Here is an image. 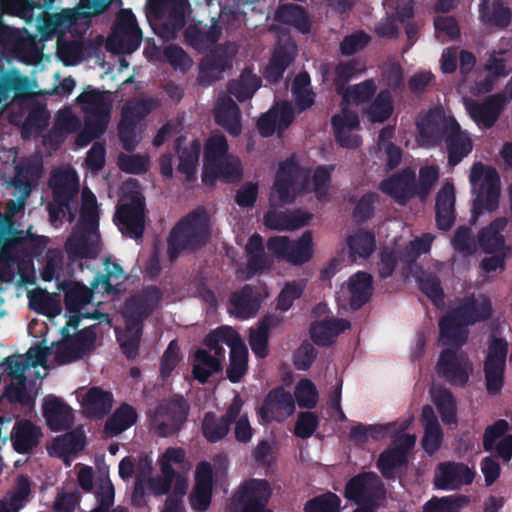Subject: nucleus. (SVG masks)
<instances>
[{
  "label": "nucleus",
  "mask_w": 512,
  "mask_h": 512,
  "mask_svg": "<svg viewBox=\"0 0 512 512\" xmlns=\"http://www.w3.org/2000/svg\"><path fill=\"white\" fill-rule=\"evenodd\" d=\"M52 348L36 344L30 347L23 355H11L6 357L0 364V374H6L10 383L5 388V396L9 402L20 404L25 408H32L35 402L26 388V371L31 367H46L48 356Z\"/></svg>",
  "instance_id": "obj_1"
},
{
  "label": "nucleus",
  "mask_w": 512,
  "mask_h": 512,
  "mask_svg": "<svg viewBox=\"0 0 512 512\" xmlns=\"http://www.w3.org/2000/svg\"><path fill=\"white\" fill-rule=\"evenodd\" d=\"M210 239L209 218L203 207H198L181 218L170 231L167 253L175 262L183 252H195Z\"/></svg>",
  "instance_id": "obj_2"
},
{
  "label": "nucleus",
  "mask_w": 512,
  "mask_h": 512,
  "mask_svg": "<svg viewBox=\"0 0 512 512\" xmlns=\"http://www.w3.org/2000/svg\"><path fill=\"white\" fill-rule=\"evenodd\" d=\"M469 180L475 194L470 221L475 224L485 211L493 212L499 207L501 180L496 168L481 162L473 164Z\"/></svg>",
  "instance_id": "obj_3"
},
{
  "label": "nucleus",
  "mask_w": 512,
  "mask_h": 512,
  "mask_svg": "<svg viewBox=\"0 0 512 512\" xmlns=\"http://www.w3.org/2000/svg\"><path fill=\"white\" fill-rule=\"evenodd\" d=\"M76 102L82 105L85 113L84 129L78 136V143L84 144L99 138L108 127L111 113V102L104 92L95 88L83 91Z\"/></svg>",
  "instance_id": "obj_4"
},
{
  "label": "nucleus",
  "mask_w": 512,
  "mask_h": 512,
  "mask_svg": "<svg viewBox=\"0 0 512 512\" xmlns=\"http://www.w3.org/2000/svg\"><path fill=\"white\" fill-rule=\"evenodd\" d=\"M94 289L73 280L58 281V290L64 294L67 320H111L109 314L100 313L92 304Z\"/></svg>",
  "instance_id": "obj_5"
},
{
  "label": "nucleus",
  "mask_w": 512,
  "mask_h": 512,
  "mask_svg": "<svg viewBox=\"0 0 512 512\" xmlns=\"http://www.w3.org/2000/svg\"><path fill=\"white\" fill-rule=\"evenodd\" d=\"M272 488L266 479L245 480L233 494L227 512H273L268 503Z\"/></svg>",
  "instance_id": "obj_6"
},
{
  "label": "nucleus",
  "mask_w": 512,
  "mask_h": 512,
  "mask_svg": "<svg viewBox=\"0 0 512 512\" xmlns=\"http://www.w3.org/2000/svg\"><path fill=\"white\" fill-rule=\"evenodd\" d=\"M310 183V172L301 167L294 156L279 164L273 190L281 204H291L297 193L305 191Z\"/></svg>",
  "instance_id": "obj_7"
},
{
  "label": "nucleus",
  "mask_w": 512,
  "mask_h": 512,
  "mask_svg": "<svg viewBox=\"0 0 512 512\" xmlns=\"http://www.w3.org/2000/svg\"><path fill=\"white\" fill-rule=\"evenodd\" d=\"M189 409V404L183 396L174 395L156 407L151 416V425L161 437L176 434L187 421Z\"/></svg>",
  "instance_id": "obj_8"
},
{
  "label": "nucleus",
  "mask_w": 512,
  "mask_h": 512,
  "mask_svg": "<svg viewBox=\"0 0 512 512\" xmlns=\"http://www.w3.org/2000/svg\"><path fill=\"white\" fill-rule=\"evenodd\" d=\"M344 497L355 504L381 506L386 499V488L375 472H360L346 482Z\"/></svg>",
  "instance_id": "obj_9"
},
{
  "label": "nucleus",
  "mask_w": 512,
  "mask_h": 512,
  "mask_svg": "<svg viewBox=\"0 0 512 512\" xmlns=\"http://www.w3.org/2000/svg\"><path fill=\"white\" fill-rule=\"evenodd\" d=\"M152 111L148 100L127 101L121 110V117L118 123V138L123 148L132 152L139 144L137 126Z\"/></svg>",
  "instance_id": "obj_10"
},
{
  "label": "nucleus",
  "mask_w": 512,
  "mask_h": 512,
  "mask_svg": "<svg viewBox=\"0 0 512 512\" xmlns=\"http://www.w3.org/2000/svg\"><path fill=\"white\" fill-rule=\"evenodd\" d=\"M49 185L53 201L61 212L68 213V220L73 221L78 207L79 180L74 170H59L51 175Z\"/></svg>",
  "instance_id": "obj_11"
},
{
  "label": "nucleus",
  "mask_w": 512,
  "mask_h": 512,
  "mask_svg": "<svg viewBox=\"0 0 512 512\" xmlns=\"http://www.w3.org/2000/svg\"><path fill=\"white\" fill-rule=\"evenodd\" d=\"M142 41V31L130 9H122L116 17L108 46L121 53H132Z\"/></svg>",
  "instance_id": "obj_12"
},
{
  "label": "nucleus",
  "mask_w": 512,
  "mask_h": 512,
  "mask_svg": "<svg viewBox=\"0 0 512 512\" xmlns=\"http://www.w3.org/2000/svg\"><path fill=\"white\" fill-rule=\"evenodd\" d=\"M457 120L447 116L442 108L430 109L417 121L422 143L429 147H438Z\"/></svg>",
  "instance_id": "obj_13"
},
{
  "label": "nucleus",
  "mask_w": 512,
  "mask_h": 512,
  "mask_svg": "<svg viewBox=\"0 0 512 512\" xmlns=\"http://www.w3.org/2000/svg\"><path fill=\"white\" fill-rule=\"evenodd\" d=\"M145 199L133 196L129 202L117 207L114 221L123 232L135 239H141L145 230Z\"/></svg>",
  "instance_id": "obj_14"
},
{
  "label": "nucleus",
  "mask_w": 512,
  "mask_h": 512,
  "mask_svg": "<svg viewBox=\"0 0 512 512\" xmlns=\"http://www.w3.org/2000/svg\"><path fill=\"white\" fill-rule=\"evenodd\" d=\"M150 14L157 20L164 19V28L169 33L180 31L185 23L188 0H147Z\"/></svg>",
  "instance_id": "obj_15"
},
{
  "label": "nucleus",
  "mask_w": 512,
  "mask_h": 512,
  "mask_svg": "<svg viewBox=\"0 0 512 512\" xmlns=\"http://www.w3.org/2000/svg\"><path fill=\"white\" fill-rule=\"evenodd\" d=\"M492 303L483 294H471L464 297L439 320H491Z\"/></svg>",
  "instance_id": "obj_16"
},
{
  "label": "nucleus",
  "mask_w": 512,
  "mask_h": 512,
  "mask_svg": "<svg viewBox=\"0 0 512 512\" xmlns=\"http://www.w3.org/2000/svg\"><path fill=\"white\" fill-rule=\"evenodd\" d=\"M468 359L464 353L452 349H445L440 353L437 362V371L449 383L465 386L469 379L467 371Z\"/></svg>",
  "instance_id": "obj_17"
},
{
  "label": "nucleus",
  "mask_w": 512,
  "mask_h": 512,
  "mask_svg": "<svg viewBox=\"0 0 512 512\" xmlns=\"http://www.w3.org/2000/svg\"><path fill=\"white\" fill-rule=\"evenodd\" d=\"M379 189L398 204L406 205L414 196H417L415 192V173L410 168H405L382 180Z\"/></svg>",
  "instance_id": "obj_18"
},
{
  "label": "nucleus",
  "mask_w": 512,
  "mask_h": 512,
  "mask_svg": "<svg viewBox=\"0 0 512 512\" xmlns=\"http://www.w3.org/2000/svg\"><path fill=\"white\" fill-rule=\"evenodd\" d=\"M474 476V472L463 463L444 462L438 466L434 484L441 490H454L463 485L471 484Z\"/></svg>",
  "instance_id": "obj_19"
},
{
  "label": "nucleus",
  "mask_w": 512,
  "mask_h": 512,
  "mask_svg": "<svg viewBox=\"0 0 512 512\" xmlns=\"http://www.w3.org/2000/svg\"><path fill=\"white\" fill-rule=\"evenodd\" d=\"M505 98L497 93L486 97L482 102H472L467 106L469 115L481 128L489 129L497 122L504 109Z\"/></svg>",
  "instance_id": "obj_20"
},
{
  "label": "nucleus",
  "mask_w": 512,
  "mask_h": 512,
  "mask_svg": "<svg viewBox=\"0 0 512 512\" xmlns=\"http://www.w3.org/2000/svg\"><path fill=\"white\" fill-rule=\"evenodd\" d=\"M222 29L215 18H211V24L201 21L190 24L184 30L186 43L196 50H205L213 46L221 37Z\"/></svg>",
  "instance_id": "obj_21"
},
{
  "label": "nucleus",
  "mask_w": 512,
  "mask_h": 512,
  "mask_svg": "<svg viewBox=\"0 0 512 512\" xmlns=\"http://www.w3.org/2000/svg\"><path fill=\"white\" fill-rule=\"evenodd\" d=\"M446 147L448 164L457 166L473 150V142L466 130H463L458 121L451 127L443 139Z\"/></svg>",
  "instance_id": "obj_22"
},
{
  "label": "nucleus",
  "mask_w": 512,
  "mask_h": 512,
  "mask_svg": "<svg viewBox=\"0 0 512 512\" xmlns=\"http://www.w3.org/2000/svg\"><path fill=\"white\" fill-rule=\"evenodd\" d=\"M43 416L49 428L55 432L68 430L74 423V415L69 405L52 395L44 399Z\"/></svg>",
  "instance_id": "obj_23"
},
{
  "label": "nucleus",
  "mask_w": 512,
  "mask_h": 512,
  "mask_svg": "<svg viewBox=\"0 0 512 512\" xmlns=\"http://www.w3.org/2000/svg\"><path fill=\"white\" fill-rule=\"evenodd\" d=\"M162 292L156 286H149L140 294L127 299L126 309L131 314V320H144L158 307L162 300Z\"/></svg>",
  "instance_id": "obj_24"
},
{
  "label": "nucleus",
  "mask_w": 512,
  "mask_h": 512,
  "mask_svg": "<svg viewBox=\"0 0 512 512\" xmlns=\"http://www.w3.org/2000/svg\"><path fill=\"white\" fill-rule=\"evenodd\" d=\"M436 224L438 229L449 231L455 223V190L451 183H446L436 195Z\"/></svg>",
  "instance_id": "obj_25"
},
{
  "label": "nucleus",
  "mask_w": 512,
  "mask_h": 512,
  "mask_svg": "<svg viewBox=\"0 0 512 512\" xmlns=\"http://www.w3.org/2000/svg\"><path fill=\"white\" fill-rule=\"evenodd\" d=\"M275 21L288 25L302 34H309L312 28V19L308 10L298 4H280L275 11Z\"/></svg>",
  "instance_id": "obj_26"
},
{
  "label": "nucleus",
  "mask_w": 512,
  "mask_h": 512,
  "mask_svg": "<svg viewBox=\"0 0 512 512\" xmlns=\"http://www.w3.org/2000/svg\"><path fill=\"white\" fill-rule=\"evenodd\" d=\"M42 437L40 427L33 424L30 420L17 421L11 432V441L13 448L20 454L29 453L39 444Z\"/></svg>",
  "instance_id": "obj_27"
},
{
  "label": "nucleus",
  "mask_w": 512,
  "mask_h": 512,
  "mask_svg": "<svg viewBox=\"0 0 512 512\" xmlns=\"http://www.w3.org/2000/svg\"><path fill=\"white\" fill-rule=\"evenodd\" d=\"M507 223L505 217H498L478 232V244L485 253H498L506 249V241L502 232Z\"/></svg>",
  "instance_id": "obj_28"
},
{
  "label": "nucleus",
  "mask_w": 512,
  "mask_h": 512,
  "mask_svg": "<svg viewBox=\"0 0 512 512\" xmlns=\"http://www.w3.org/2000/svg\"><path fill=\"white\" fill-rule=\"evenodd\" d=\"M92 233L81 230L73 233L66 241V251L71 260L78 259H95L99 252V242L91 237ZM96 238L98 235L94 233Z\"/></svg>",
  "instance_id": "obj_29"
},
{
  "label": "nucleus",
  "mask_w": 512,
  "mask_h": 512,
  "mask_svg": "<svg viewBox=\"0 0 512 512\" xmlns=\"http://www.w3.org/2000/svg\"><path fill=\"white\" fill-rule=\"evenodd\" d=\"M259 308L260 301L251 285L246 284L239 291L232 293L229 310L235 317L242 319L252 318L257 314Z\"/></svg>",
  "instance_id": "obj_30"
},
{
  "label": "nucleus",
  "mask_w": 512,
  "mask_h": 512,
  "mask_svg": "<svg viewBox=\"0 0 512 512\" xmlns=\"http://www.w3.org/2000/svg\"><path fill=\"white\" fill-rule=\"evenodd\" d=\"M186 138L181 135L176 138L174 148L178 153L179 164L177 170L179 173L184 174L188 181H192L196 175V167L199 161L201 142L194 139L188 147L181 149Z\"/></svg>",
  "instance_id": "obj_31"
},
{
  "label": "nucleus",
  "mask_w": 512,
  "mask_h": 512,
  "mask_svg": "<svg viewBox=\"0 0 512 512\" xmlns=\"http://www.w3.org/2000/svg\"><path fill=\"white\" fill-rule=\"evenodd\" d=\"M421 420L424 426L422 447L427 454L433 455L442 445L443 432L431 406L423 407Z\"/></svg>",
  "instance_id": "obj_32"
},
{
  "label": "nucleus",
  "mask_w": 512,
  "mask_h": 512,
  "mask_svg": "<svg viewBox=\"0 0 512 512\" xmlns=\"http://www.w3.org/2000/svg\"><path fill=\"white\" fill-rule=\"evenodd\" d=\"M283 411L291 415L295 411L294 399L282 386L272 389L263 401L260 413L263 418L276 419L275 413Z\"/></svg>",
  "instance_id": "obj_33"
},
{
  "label": "nucleus",
  "mask_w": 512,
  "mask_h": 512,
  "mask_svg": "<svg viewBox=\"0 0 512 512\" xmlns=\"http://www.w3.org/2000/svg\"><path fill=\"white\" fill-rule=\"evenodd\" d=\"M350 328L351 322H311L309 335L315 345L328 348L341 333Z\"/></svg>",
  "instance_id": "obj_34"
},
{
  "label": "nucleus",
  "mask_w": 512,
  "mask_h": 512,
  "mask_svg": "<svg viewBox=\"0 0 512 512\" xmlns=\"http://www.w3.org/2000/svg\"><path fill=\"white\" fill-rule=\"evenodd\" d=\"M511 10L502 0H481L479 4V19L488 26L504 29L511 22Z\"/></svg>",
  "instance_id": "obj_35"
},
{
  "label": "nucleus",
  "mask_w": 512,
  "mask_h": 512,
  "mask_svg": "<svg viewBox=\"0 0 512 512\" xmlns=\"http://www.w3.org/2000/svg\"><path fill=\"white\" fill-rule=\"evenodd\" d=\"M113 394L101 387H91L83 400V408L90 418L101 419L112 409Z\"/></svg>",
  "instance_id": "obj_36"
},
{
  "label": "nucleus",
  "mask_w": 512,
  "mask_h": 512,
  "mask_svg": "<svg viewBox=\"0 0 512 512\" xmlns=\"http://www.w3.org/2000/svg\"><path fill=\"white\" fill-rule=\"evenodd\" d=\"M143 322H125V328L116 326V340L122 350V353L128 359H134L139 352L141 336L143 332Z\"/></svg>",
  "instance_id": "obj_37"
},
{
  "label": "nucleus",
  "mask_w": 512,
  "mask_h": 512,
  "mask_svg": "<svg viewBox=\"0 0 512 512\" xmlns=\"http://www.w3.org/2000/svg\"><path fill=\"white\" fill-rule=\"evenodd\" d=\"M372 276L367 272H357L349 278L350 307L353 310L362 308L371 298Z\"/></svg>",
  "instance_id": "obj_38"
},
{
  "label": "nucleus",
  "mask_w": 512,
  "mask_h": 512,
  "mask_svg": "<svg viewBox=\"0 0 512 512\" xmlns=\"http://www.w3.org/2000/svg\"><path fill=\"white\" fill-rule=\"evenodd\" d=\"M215 120L230 135L238 136L241 133L240 109L230 97L222 98L218 103Z\"/></svg>",
  "instance_id": "obj_39"
},
{
  "label": "nucleus",
  "mask_w": 512,
  "mask_h": 512,
  "mask_svg": "<svg viewBox=\"0 0 512 512\" xmlns=\"http://www.w3.org/2000/svg\"><path fill=\"white\" fill-rule=\"evenodd\" d=\"M81 322H66V326L61 328L63 337H65L73 348L83 358L88 355L95 348L96 333L94 331V325L85 327L80 331L70 335L69 328L72 327L77 329Z\"/></svg>",
  "instance_id": "obj_40"
},
{
  "label": "nucleus",
  "mask_w": 512,
  "mask_h": 512,
  "mask_svg": "<svg viewBox=\"0 0 512 512\" xmlns=\"http://www.w3.org/2000/svg\"><path fill=\"white\" fill-rule=\"evenodd\" d=\"M137 418L138 415L135 408L127 403H123L107 419L103 432L108 437L117 436L133 426Z\"/></svg>",
  "instance_id": "obj_41"
},
{
  "label": "nucleus",
  "mask_w": 512,
  "mask_h": 512,
  "mask_svg": "<svg viewBox=\"0 0 512 512\" xmlns=\"http://www.w3.org/2000/svg\"><path fill=\"white\" fill-rule=\"evenodd\" d=\"M28 299L30 309L50 319L58 316L62 311L60 294L58 293L37 290L30 292Z\"/></svg>",
  "instance_id": "obj_42"
},
{
  "label": "nucleus",
  "mask_w": 512,
  "mask_h": 512,
  "mask_svg": "<svg viewBox=\"0 0 512 512\" xmlns=\"http://www.w3.org/2000/svg\"><path fill=\"white\" fill-rule=\"evenodd\" d=\"M260 86L261 79L252 72V69L245 68L239 79L229 81L227 90L239 102H244L251 99Z\"/></svg>",
  "instance_id": "obj_43"
},
{
  "label": "nucleus",
  "mask_w": 512,
  "mask_h": 512,
  "mask_svg": "<svg viewBox=\"0 0 512 512\" xmlns=\"http://www.w3.org/2000/svg\"><path fill=\"white\" fill-rule=\"evenodd\" d=\"M242 177V170L240 164L234 160L225 157L217 162L215 165H211L208 168H204L202 180L204 183L213 182L217 178H223L227 182L239 181Z\"/></svg>",
  "instance_id": "obj_44"
},
{
  "label": "nucleus",
  "mask_w": 512,
  "mask_h": 512,
  "mask_svg": "<svg viewBox=\"0 0 512 512\" xmlns=\"http://www.w3.org/2000/svg\"><path fill=\"white\" fill-rule=\"evenodd\" d=\"M194 361L193 376L202 384L206 383L209 377L222 370L220 359L213 357L206 349H198L194 354Z\"/></svg>",
  "instance_id": "obj_45"
},
{
  "label": "nucleus",
  "mask_w": 512,
  "mask_h": 512,
  "mask_svg": "<svg viewBox=\"0 0 512 512\" xmlns=\"http://www.w3.org/2000/svg\"><path fill=\"white\" fill-rule=\"evenodd\" d=\"M79 225L81 230L96 233L99 226V210L95 195L90 190L82 192V206L80 209Z\"/></svg>",
  "instance_id": "obj_46"
},
{
  "label": "nucleus",
  "mask_w": 512,
  "mask_h": 512,
  "mask_svg": "<svg viewBox=\"0 0 512 512\" xmlns=\"http://www.w3.org/2000/svg\"><path fill=\"white\" fill-rule=\"evenodd\" d=\"M104 264L106 273H97L91 281V286L98 288L101 285L104 292H114L117 290L116 286L120 285L127 277L120 264L111 262L109 258L105 259Z\"/></svg>",
  "instance_id": "obj_47"
},
{
  "label": "nucleus",
  "mask_w": 512,
  "mask_h": 512,
  "mask_svg": "<svg viewBox=\"0 0 512 512\" xmlns=\"http://www.w3.org/2000/svg\"><path fill=\"white\" fill-rule=\"evenodd\" d=\"M476 322H439L440 342L443 346L461 347L467 340L469 325Z\"/></svg>",
  "instance_id": "obj_48"
},
{
  "label": "nucleus",
  "mask_w": 512,
  "mask_h": 512,
  "mask_svg": "<svg viewBox=\"0 0 512 512\" xmlns=\"http://www.w3.org/2000/svg\"><path fill=\"white\" fill-rule=\"evenodd\" d=\"M407 465L408 456L398 453L391 447L382 451L376 462V467L387 480H394L396 478L395 470L397 468H406Z\"/></svg>",
  "instance_id": "obj_49"
},
{
  "label": "nucleus",
  "mask_w": 512,
  "mask_h": 512,
  "mask_svg": "<svg viewBox=\"0 0 512 512\" xmlns=\"http://www.w3.org/2000/svg\"><path fill=\"white\" fill-rule=\"evenodd\" d=\"M230 426L224 418L218 417L214 412H207L201 422V432L209 443H217L223 440L230 431Z\"/></svg>",
  "instance_id": "obj_50"
},
{
  "label": "nucleus",
  "mask_w": 512,
  "mask_h": 512,
  "mask_svg": "<svg viewBox=\"0 0 512 512\" xmlns=\"http://www.w3.org/2000/svg\"><path fill=\"white\" fill-rule=\"evenodd\" d=\"M313 256V237L311 231H305L302 236L291 241L286 261L293 265H303Z\"/></svg>",
  "instance_id": "obj_51"
},
{
  "label": "nucleus",
  "mask_w": 512,
  "mask_h": 512,
  "mask_svg": "<svg viewBox=\"0 0 512 512\" xmlns=\"http://www.w3.org/2000/svg\"><path fill=\"white\" fill-rule=\"evenodd\" d=\"M347 245L353 258L356 256L367 258L376 248V240L373 232L358 229L347 238Z\"/></svg>",
  "instance_id": "obj_52"
},
{
  "label": "nucleus",
  "mask_w": 512,
  "mask_h": 512,
  "mask_svg": "<svg viewBox=\"0 0 512 512\" xmlns=\"http://www.w3.org/2000/svg\"><path fill=\"white\" fill-rule=\"evenodd\" d=\"M393 99L388 89L380 90L367 109V115L372 123H383L393 114Z\"/></svg>",
  "instance_id": "obj_53"
},
{
  "label": "nucleus",
  "mask_w": 512,
  "mask_h": 512,
  "mask_svg": "<svg viewBox=\"0 0 512 512\" xmlns=\"http://www.w3.org/2000/svg\"><path fill=\"white\" fill-rule=\"evenodd\" d=\"M294 57L287 47L279 46L272 54L270 62L265 70V77L270 82H279L287 67L293 62Z\"/></svg>",
  "instance_id": "obj_54"
},
{
  "label": "nucleus",
  "mask_w": 512,
  "mask_h": 512,
  "mask_svg": "<svg viewBox=\"0 0 512 512\" xmlns=\"http://www.w3.org/2000/svg\"><path fill=\"white\" fill-rule=\"evenodd\" d=\"M506 361L497 359H485L484 373L487 392L491 395L498 394L504 384V371Z\"/></svg>",
  "instance_id": "obj_55"
},
{
  "label": "nucleus",
  "mask_w": 512,
  "mask_h": 512,
  "mask_svg": "<svg viewBox=\"0 0 512 512\" xmlns=\"http://www.w3.org/2000/svg\"><path fill=\"white\" fill-rule=\"evenodd\" d=\"M233 55L223 45L217 46L201 61V68L208 72L222 73L232 67Z\"/></svg>",
  "instance_id": "obj_56"
},
{
  "label": "nucleus",
  "mask_w": 512,
  "mask_h": 512,
  "mask_svg": "<svg viewBox=\"0 0 512 512\" xmlns=\"http://www.w3.org/2000/svg\"><path fill=\"white\" fill-rule=\"evenodd\" d=\"M432 238L429 234L409 241L402 249H397V256L401 262L411 265L416 262L420 255L429 252Z\"/></svg>",
  "instance_id": "obj_57"
},
{
  "label": "nucleus",
  "mask_w": 512,
  "mask_h": 512,
  "mask_svg": "<svg viewBox=\"0 0 512 512\" xmlns=\"http://www.w3.org/2000/svg\"><path fill=\"white\" fill-rule=\"evenodd\" d=\"M274 322H259V326L250 328L248 342L254 355L264 359L269 354V330Z\"/></svg>",
  "instance_id": "obj_58"
},
{
  "label": "nucleus",
  "mask_w": 512,
  "mask_h": 512,
  "mask_svg": "<svg viewBox=\"0 0 512 512\" xmlns=\"http://www.w3.org/2000/svg\"><path fill=\"white\" fill-rule=\"evenodd\" d=\"M434 403L444 423L457 422L456 400L450 390L439 389L434 396Z\"/></svg>",
  "instance_id": "obj_59"
},
{
  "label": "nucleus",
  "mask_w": 512,
  "mask_h": 512,
  "mask_svg": "<svg viewBox=\"0 0 512 512\" xmlns=\"http://www.w3.org/2000/svg\"><path fill=\"white\" fill-rule=\"evenodd\" d=\"M307 285V280L299 279L286 282L276 299V309L288 311L295 300L299 299Z\"/></svg>",
  "instance_id": "obj_60"
},
{
  "label": "nucleus",
  "mask_w": 512,
  "mask_h": 512,
  "mask_svg": "<svg viewBox=\"0 0 512 512\" xmlns=\"http://www.w3.org/2000/svg\"><path fill=\"white\" fill-rule=\"evenodd\" d=\"M228 144L223 134L210 136L204 148V168L215 165L221 159L227 157Z\"/></svg>",
  "instance_id": "obj_61"
},
{
  "label": "nucleus",
  "mask_w": 512,
  "mask_h": 512,
  "mask_svg": "<svg viewBox=\"0 0 512 512\" xmlns=\"http://www.w3.org/2000/svg\"><path fill=\"white\" fill-rule=\"evenodd\" d=\"M341 499L340 497L327 491L323 494L317 495L304 504V512H340Z\"/></svg>",
  "instance_id": "obj_62"
},
{
  "label": "nucleus",
  "mask_w": 512,
  "mask_h": 512,
  "mask_svg": "<svg viewBox=\"0 0 512 512\" xmlns=\"http://www.w3.org/2000/svg\"><path fill=\"white\" fill-rule=\"evenodd\" d=\"M49 119L50 113L45 106H33L24 120L22 134H39L48 126Z\"/></svg>",
  "instance_id": "obj_63"
},
{
  "label": "nucleus",
  "mask_w": 512,
  "mask_h": 512,
  "mask_svg": "<svg viewBox=\"0 0 512 512\" xmlns=\"http://www.w3.org/2000/svg\"><path fill=\"white\" fill-rule=\"evenodd\" d=\"M248 371L247 347L230 351L229 365L226 369L227 378L232 383H238Z\"/></svg>",
  "instance_id": "obj_64"
}]
</instances>
